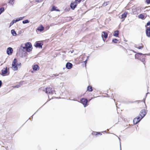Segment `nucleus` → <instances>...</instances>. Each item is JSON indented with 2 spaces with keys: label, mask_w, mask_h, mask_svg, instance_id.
<instances>
[{
  "label": "nucleus",
  "mask_w": 150,
  "mask_h": 150,
  "mask_svg": "<svg viewBox=\"0 0 150 150\" xmlns=\"http://www.w3.org/2000/svg\"><path fill=\"white\" fill-rule=\"evenodd\" d=\"M139 122H140L139 120H138L136 118H134L133 120V122H134V123L135 124H137Z\"/></svg>",
  "instance_id": "obj_20"
},
{
  "label": "nucleus",
  "mask_w": 150,
  "mask_h": 150,
  "mask_svg": "<svg viewBox=\"0 0 150 150\" xmlns=\"http://www.w3.org/2000/svg\"><path fill=\"white\" fill-rule=\"evenodd\" d=\"M80 101L81 103L83 105L84 107H86L87 106L88 100L87 99L83 98L81 99Z\"/></svg>",
  "instance_id": "obj_4"
},
{
  "label": "nucleus",
  "mask_w": 150,
  "mask_h": 150,
  "mask_svg": "<svg viewBox=\"0 0 150 150\" xmlns=\"http://www.w3.org/2000/svg\"><path fill=\"white\" fill-rule=\"evenodd\" d=\"M6 52L8 54L11 55L13 52V50L11 47H9L7 48Z\"/></svg>",
  "instance_id": "obj_7"
},
{
  "label": "nucleus",
  "mask_w": 150,
  "mask_h": 150,
  "mask_svg": "<svg viewBox=\"0 0 150 150\" xmlns=\"http://www.w3.org/2000/svg\"><path fill=\"white\" fill-rule=\"evenodd\" d=\"M119 34V32L118 30H116L114 32L113 34V36L115 37H117Z\"/></svg>",
  "instance_id": "obj_18"
},
{
  "label": "nucleus",
  "mask_w": 150,
  "mask_h": 150,
  "mask_svg": "<svg viewBox=\"0 0 150 150\" xmlns=\"http://www.w3.org/2000/svg\"><path fill=\"white\" fill-rule=\"evenodd\" d=\"M109 2H104L102 6H107L108 4V3Z\"/></svg>",
  "instance_id": "obj_27"
},
{
  "label": "nucleus",
  "mask_w": 150,
  "mask_h": 150,
  "mask_svg": "<svg viewBox=\"0 0 150 150\" xmlns=\"http://www.w3.org/2000/svg\"><path fill=\"white\" fill-rule=\"evenodd\" d=\"M10 4H13L14 3L13 0H11L9 1V2Z\"/></svg>",
  "instance_id": "obj_29"
},
{
  "label": "nucleus",
  "mask_w": 150,
  "mask_h": 150,
  "mask_svg": "<svg viewBox=\"0 0 150 150\" xmlns=\"http://www.w3.org/2000/svg\"><path fill=\"white\" fill-rule=\"evenodd\" d=\"M32 47L31 44L30 42H27L25 44H22L19 48V51L20 52L23 51L25 52L24 54L25 53L26 51L29 52L32 50Z\"/></svg>",
  "instance_id": "obj_1"
},
{
  "label": "nucleus",
  "mask_w": 150,
  "mask_h": 150,
  "mask_svg": "<svg viewBox=\"0 0 150 150\" xmlns=\"http://www.w3.org/2000/svg\"><path fill=\"white\" fill-rule=\"evenodd\" d=\"M44 27L42 25H41L40 26L38 27L37 29V30L41 32L44 30Z\"/></svg>",
  "instance_id": "obj_16"
},
{
  "label": "nucleus",
  "mask_w": 150,
  "mask_h": 150,
  "mask_svg": "<svg viewBox=\"0 0 150 150\" xmlns=\"http://www.w3.org/2000/svg\"><path fill=\"white\" fill-rule=\"evenodd\" d=\"M74 52V50H72L71 51V53H73Z\"/></svg>",
  "instance_id": "obj_43"
},
{
  "label": "nucleus",
  "mask_w": 150,
  "mask_h": 150,
  "mask_svg": "<svg viewBox=\"0 0 150 150\" xmlns=\"http://www.w3.org/2000/svg\"><path fill=\"white\" fill-rule=\"evenodd\" d=\"M146 2L147 4H150V0H146Z\"/></svg>",
  "instance_id": "obj_31"
},
{
  "label": "nucleus",
  "mask_w": 150,
  "mask_h": 150,
  "mask_svg": "<svg viewBox=\"0 0 150 150\" xmlns=\"http://www.w3.org/2000/svg\"><path fill=\"white\" fill-rule=\"evenodd\" d=\"M132 51H133V52H134V53H136V52L135 51H134V50H132Z\"/></svg>",
  "instance_id": "obj_45"
},
{
  "label": "nucleus",
  "mask_w": 150,
  "mask_h": 150,
  "mask_svg": "<svg viewBox=\"0 0 150 150\" xmlns=\"http://www.w3.org/2000/svg\"><path fill=\"white\" fill-rule=\"evenodd\" d=\"M29 21L28 20H26L24 21H23L22 22V23L23 24H25L26 23H29Z\"/></svg>",
  "instance_id": "obj_23"
},
{
  "label": "nucleus",
  "mask_w": 150,
  "mask_h": 150,
  "mask_svg": "<svg viewBox=\"0 0 150 150\" xmlns=\"http://www.w3.org/2000/svg\"><path fill=\"white\" fill-rule=\"evenodd\" d=\"M72 66L73 65L72 64L69 62H67L66 65V68L68 69H71L72 68Z\"/></svg>",
  "instance_id": "obj_9"
},
{
  "label": "nucleus",
  "mask_w": 150,
  "mask_h": 150,
  "mask_svg": "<svg viewBox=\"0 0 150 150\" xmlns=\"http://www.w3.org/2000/svg\"><path fill=\"white\" fill-rule=\"evenodd\" d=\"M137 48L138 49H142V48H143V47L142 46H140L138 47Z\"/></svg>",
  "instance_id": "obj_33"
},
{
  "label": "nucleus",
  "mask_w": 150,
  "mask_h": 150,
  "mask_svg": "<svg viewBox=\"0 0 150 150\" xmlns=\"http://www.w3.org/2000/svg\"><path fill=\"white\" fill-rule=\"evenodd\" d=\"M43 91H45L46 93L51 94H53L54 91H53L52 89L50 87L47 88Z\"/></svg>",
  "instance_id": "obj_3"
},
{
  "label": "nucleus",
  "mask_w": 150,
  "mask_h": 150,
  "mask_svg": "<svg viewBox=\"0 0 150 150\" xmlns=\"http://www.w3.org/2000/svg\"><path fill=\"white\" fill-rule=\"evenodd\" d=\"M39 68V66L38 65H35L33 66V69L35 71H36Z\"/></svg>",
  "instance_id": "obj_17"
},
{
  "label": "nucleus",
  "mask_w": 150,
  "mask_h": 150,
  "mask_svg": "<svg viewBox=\"0 0 150 150\" xmlns=\"http://www.w3.org/2000/svg\"><path fill=\"white\" fill-rule=\"evenodd\" d=\"M12 22L13 23H15L14 21L13 20L12 21Z\"/></svg>",
  "instance_id": "obj_42"
},
{
  "label": "nucleus",
  "mask_w": 150,
  "mask_h": 150,
  "mask_svg": "<svg viewBox=\"0 0 150 150\" xmlns=\"http://www.w3.org/2000/svg\"><path fill=\"white\" fill-rule=\"evenodd\" d=\"M146 114V110L144 109L142 110L139 113V115L141 117V118H143Z\"/></svg>",
  "instance_id": "obj_5"
},
{
  "label": "nucleus",
  "mask_w": 150,
  "mask_h": 150,
  "mask_svg": "<svg viewBox=\"0 0 150 150\" xmlns=\"http://www.w3.org/2000/svg\"><path fill=\"white\" fill-rule=\"evenodd\" d=\"M87 91H93V89L92 88V87L91 86H88L87 88Z\"/></svg>",
  "instance_id": "obj_21"
},
{
  "label": "nucleus",
  "mask_w": 150,
  "mask_h": 150,
  "mask_svg": "<svg viewBox=\"0 0 150 150\" xmlns=\"http://www.w3.org/2000/svg\"><path fill=\"white\" fill-rule=\"evenodd\" d=\"M2 74L1 75L4 76V75L7 73V68H4L1 70Z\"/></svg>",
  "instance_id": "obj_8"
},
{
  "label": "nucleus",
  "mask_w": 150,
  "mask_h": 150,
  "mask_svg": "<svg viewBox=\"0 0 150 150\" xmlns=\"http://www.w3.org/2000/svg\"><path fill=\"white\" fill-rule=\"evenodd\" d=\"M20 87V86L18 85H16V86H14V88H19V87Z\"/></svg>",
  "instance_id": "obj_34"
},
{
  "label": "nucleus",
  "mask_w": 150,
  "mask_h": 150,
  "mask_svg": "<svg viewBox=\"0 0 150 150\" xmlns=\"http://www.w3.org/2000/svg\"><path fill=\"white\" fill-rule=\"evenodd\" d=\"M146 36L148 37H150V28L149 27L146 28Z\"/></svg>",
  "instance_id": "obj_10"
},
{
  "label": "nucleus",
  "mask_w": 150,
  "mask_h": 150,
  "mask_svg": "<svg viewBox=\"0 0 150 150\" xmlns=\"http://www.w3.org/2000/svg\"><path fill=\"white\" fill-rule=\"evenodd\" d=\"M4 7L0 8V15L4 11Z\"/></svg>",
  "instance_id": "obj_24"
},
{
  "label": "nucleus",
  "mask_w": 150,
  "mask_h": 150,
  "mask_svg": "<svg viewBox=\"0 0 150 150\" xmlns=\"http://www.w3.org/2000/svg\"><path fill=\"white\" fill-rule=\"evenodd\" d=\"M24 18V17H20L18 18V21H20V20H22L23 18Z\"/></svg>",
  "instance_id": "obj_30"
},
{
  "label": "nucleus",
  "mask_w": 150,
  "mask_h": 150,
  "mask_svg": "<svg viewBox=\"0 0 150 150\" xmlns=\"http://www.w3.org/2000/svg\"><path fill=\"white\" fill-rule=\"evenodd\" d=\"M35 114V113L34 114H33V115L31 117H30V119H32L33 118V116Z\"/></svg>",
  "instance_id": "obj_41"
},
{
  "label": "nucleus",
  "mask_w": 150,
  "mask_h": 150,
  "mask_svg": "<svg viewBox=\"0 0 150 150\" xmlns=\"http://www.w3.org/2000/svg\"><path fill=\"white\" fill-rule=\"evenodd\" d=\"M140 55H143V54L141 53H137L135 55V59H139L141 56Z\"/></svg>",
  "instance_id": "obj_11"
},
{
  "label": "nucleus",
  "mask_w": 150,
  "mask_h": 150,
  "mask_svg": "<svg viewBox=\"0 0 150 150\" xmlns=\"http://www.w3.org/2000/svg\"><path fill=\"white\" fill-rule=\"evenodd\" d=\"M147 26H149V25H150V21H149L147 23Z\"/></svg>",
  "instance_id": "obj_35"
},
{
  "label": "nucleus",
  "mask_w": 150,
  "mask_h": 150,
  "mask_svg": "<svg viewBox=\"0 0 150 150\" xmlns=\"http://www.w3.org/2000/svg\"><path fill=\"white\" fill-rule=\"evenodd\" d=\"M14 23H13L12 22H11L10 24V27H11V26H12Z\"/></svg>",
  "instance_id": "obj_37"
},
{
  "label": "nucleus",
  "mask_w": 150,
  "mask_h": 150,
  "mask_svg": "<svg viewBox=\"0 0 150 150\" xmlns=\"http://www.w3.org/2000/svg\"><path fill=\"white\" fill-rule=\"evenodd\" d=\"M42 45L43 44L42 43L37 42L35 45V46L36 47H39V48H42Z\"/></svg>",
  "instance_id": "obj_14"
},
{
  "label": "nucleus",
  "mask_w": 150,
  "mask_h": 150,
  "mask_svg": "<svg viewBox=\"0 0 150 150\" xmlns=\"http://www.w3.org/2000/svg\"><path fill=\"white\" fill-rule=\"evenodd\" d=\"M139 18L142 19H144V16L142 14H140L139 16Z\"/></svg>",
  "instance_id": "obj_22"
},
{
  "label": "nucleus",
  "mask_w": 150,
  "mask_h": 150,
  "mask_svg": "<svg viewBox=\"0 0 150 150\" xmlns=\"http://www.w3.org/2000/svg\"><path fill=\"white\" fill-rule=\"evenodd\" d=\"M134 9V8L132 9V10H133Z\"/></svg>",
  "instance_id": "obj_48"
},
{
  "label": "nucleus",
  "mask_w": 150,
  "mask_h": 150,
  "mask_svg": "<svg viewBox=\"0 0 150 150\" xmlns=\"http://www.w3.org/2000/svg\"><path fill=\"white\" fill-rule=\"evenodd\" d=\"M56 7H55L54 6H53L52 7V8L51 9L52 11H58V10H56Z\"/></svg>",
  "instance_id": "obj_25"
},
{
  "label": "nucleus",
  "mask_w": 150,
  "mask_h": 150,
  "mask_svg": "<svg viewBox=\"0 0 150 150\" xmlns=\"http://www.w3.org/2000/svg\"><path fill=\"white\" fill-rule=\"evenodd\" d=\"M118 40L116 39H114L112 40V42H113L114 43H117Z\"/></svg>",
  "instance_id": "obj_26"
},
{
  "label": "nucleus",
  "mask_w": 150,
  "mask_h": 150,
  "mask_svg": "<svg viewBox=\"0 0 150 150\" xmlns=\"http://www.w3.org/2000/svg\"><path fill=\"white\" fill-rule=\"evenodd\" d=\"M108 34L106 32L103 31V32L102 34V37L103 38V40L104 41L103 37L105 38H106L108 37Z\"/></svg>",
  "instance_id": "obj_13"
},
{
  "label": "nucleus",
  "mask_w": 150,
  "mask_h": 150,
  "mask_svg": "<svg viewBox=\"0 0 150 150\" xmlns=\"http://www.w3.org/2000/svg\"><path fill=\"white\" fill-rule=\"evenodd\" d=\"M11 34L13 36H16L17 35L16 33L14 30L12 29L11 31Z\"/></svg>",
  "instance_id": "obj_19"
},
{
  "label": "nucleus",
  "mask_w": 150,
  "mask_h": 150,
  "mask_svg": "<svg viewBox=\"0 0 150 150\" xmlns=\"http://www.w3.org/2000/svg\"><path fill=\"white\" fill-rule=\"evenodd\" d=\"M143 55H147L149 56V55H150V54H143Z\"/></svg>",
  "instance_id": "obj_38"
},
{
  "label": "nucleus",
  "mask_w": 150,
  "mask_h": 150,
  "mask_svg": "<svg viewBox=\"0 0 150 150\" xmlns=\"http://www.w3.org/2000/svg\"><path fill=\"white\" fill-rule=\"evenodd\" d=\"M17 60L16 59H14L12 63V69L14 71L17 70H18Z\"/></svg>",
  "instance_id": "obj_2"
},
{
  "label": "nucleus",
  "mask_w": 150,
  "mask_h": 150,
  "mask_svg": "<svg viewBox=\"0 0 150 150\" xmlns=\"http://www.w3.org/2000/svg\"><path fill=\"white\" fill-rule=\"evenodd\" d=\"M14 21L15 23H16V22L18 21V19H16V20H13Z\"/></svg>",
  "instance_id": "obj_36"
},
{
  "label": "nucleus",
  "mask_w": 150,
  "mask_h": 150,
  "mask_svg": "<svg viewBox=\"0 0 150 150\" xmlns=\"http://www.w3.org/2000/svg\"><path fill=\"white\" fill-rule=\"evenodd\" d=\"M96 133H97V134H96V135H97L98 134H99L100 135L102 134H100V132H97Z\"/></svg>",
  "instance_id": "obj_39"
},
{
  "label": "nucleus",
  "mask_w": 150,
  "mask_h": 150,
  "mask_svg": "<svg viewBox=\"0 0 150 150\" xmlns=\"http://www.w3.org/2000/svg\"><path fill=\"white\" fill-rule=\"evenodd\" d=\"M88 57H89V56H88L87 57V59L84 62H83L85 63V65L86 66V62H87V59H88Z\"/></svg>",
  "instance_id": "obj_32"
},
{
  "label": "nucleus",
  "mask_w": 150,
  "mask_h": 150,
  "mask_svg": "<svg viewBox=\"0 0 150 150\" xmlns=\"http://www.w3.org/2000/svg\"><path fill=\"white\" fill-rule=\"evenodd\" d=\"M144 102L145 103V98H144Z\"/></svg>",
  "instance_id": "obj_47"
},
{
  "label": "nucleus",
  "mask_w": 150,
  "mask_h": 150,
  "mask_svg": "<svg viewBox=\"0 0 150 150\" xmlns=\"http://www.w3.org/2000/svg\"><path fill=\"white\" fill-rule=\"evenodd\" d=\"M148 93H146V96L147 95V94Z\"/></svg>",
  "instance_id": "obj_46"
},
{
  "label": "nucleus",
  "mask_w": 150,
  "mask_h": 150,
  "mask_svg": "<svg viewBox=\"0 0 150 150\" xmlns=\"http://www.w3.org/2000/svg\"><path fill=\"white\" fill-rule=\"evenodd\" d=\"M143 55V56H141L139 60H140L143 63V64L145 65V56H144V55Z\"/></svg>",
  "instance_id": "obj_15"
},
{
  "label": "nucleus",
  "mask_w": 150,
  "mask_h": 150,
  "mask_svg": "<svg viewBox=\"0 0 150 150\" xmlns=\"http://www.w3.org/2000/svg\"><path fill=\"white\" fill-rule=\"evenodd\" d=\"M120 150H121V144L120 145Z\"/></svg>",
  "instance_id": "obj_44"
},
{
  "label": "nucleus",
  "mask_w": 150,
  "mask_h": 150,
  "mask_svg": "<svg viewBox=\"0 0 150 150\" xmlns=\"http://www.w3.org/2000/svg\"><path fill=\"white\" fill-rule=\"evenodd\" d=\"M137 120H140V121L142 119L141 118V117L140 118L139 116L135 118Z\"/></svg>",
  "instance_id": "obj_28"
},
{
  "label": "nucleus",
  "mask_w": 150,
  "mask_h": 150,
  "mask_svg": "<svg viewBox=\"0 0 150 150\" xmlns=\"http://www.w3.org/2000/svg\"><path fill=\"white\" fill-rule=\"evenodd\" d=\"M42 0H36V1L37 2L41 1Z\"/></svg>",
  "instance_id": "obj_40"
},
{
  "label": "nucleus",
  "mask_w": 150,
  "mask_h": 150,
  "mask_svg": "<svg viewBox=\"0 0 150 150\" xmlns=\"http://www.w3.org/2000/svg\"><path fill=\"white\" fill-rule=\"evenodd\" d=\"M77 2L75 1L71 3L70 5L71 8L73 10L74 9L77 5Z\"/></svg>",
  "instance_id": "obj_6"
},
{
  "label": "nucleus",
  "mask_w": 150,
  "mask_h": 150,
  "mask_svg": "<svg viewBox=\"0 0 150 150\" xmlns=\"http://www.w3.org/2000/svg\"><path fill=\"white\" fill-rule=\"evenodd\" d=\"M127 14V12H125L123 14L121 15V19H122L121 21H123L125 20V18L126 17Z\"/></svg>",
  "instance_id": "obj_12"
}]
</instances>
